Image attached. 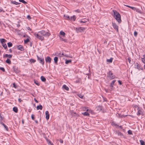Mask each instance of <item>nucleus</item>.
<instances>
[{
  "label": "nucleus",
  "instance_id": "obj_40",
  "mask_svg": "<svg viewBox=\"0 0 145 145\" xmlns=\"http://www.w3.org/2000/svg\"><path fill=\"white\" fill-rule=\"evenodd\" d=\"M86 22V21H85L84 20H82L80 21L79 22L80 23H85Z\"/></svg>",
  "mask_w": 145,
  "mask_h": 145
},
{
  "label": "nucleus",
  "instance_id": "obj_51",
  "mask_svg": "<svg viewBox=\"0 0 145 145\" xmlns=\"http://www.w3.org/2000/svg\"><path fill=\"white\" fill-rule=\"evenodd\" d=\"M3 119V118L2 117V116L1 114H0V119L1 120H2Z\"/></svg>",
  "mask_w": 145,
  "mask_h": 145
},
{
  "label": "nucleus",
  "instance_id": "obj_44",
  "mask_svg": "<svg viewBox=\"0 0 145 145\" xmlns=\"http://www.w3.org/2000/svg\"><path fill=\"white\" fill-rule=\"evenodd\" d=\"M84 108H85V109H86V112H90L91 111V110L87 108H86V107H84Z\"/></svg>",
  "mask_w": 145,
  "mask_h": 145
},
{
  "label": "nucleus",
  "instance_id": "obj_10",
  "mask_svg": "<svg viewBox=\"0 0 145 145\" xmlns=\"http://www.w3.org/2000/svg\"><path fill=\"white\" fill-rule=\"evenodd\" d=\"M62 88L63 89H65L66 91H68L69 90L68 87L65 84H64Z\"/></svg>",
  "mask_w": 145,
  "mask_h": 145
},
{
  "label": "nucleus",
  "instance_id": "obj_57",
  "mask_svg": "<svg viewBox=\"0 0 145 145\" xmlns=\"http://www.w3.org/2000/svg\"><path fill=\"white\" fill-rule=\"evenodd\" d=\"M27 18L29 19H31V18L30 17V16L29 15H28L27 16Z\"/></svg>",
  "mask_w": 145,
  "mask_h": 145
},
{
  "label": "nucleus",
  "instance_id": "obj_59",
  "mask_svg": "<svg viewBox=\"0 0 145 145\" xmlns=\"http://www.w3.org/2000/svg\"><path fill=\"white\" fill-rule=\"evenodd\" d=\"M118 114V117H119L120 118L122 117V116H121L120 114Z\"/></svg>",
  "mask_w": 145,
  "mask_h": 145
},
{
  "label": "nucleus",
  "instance_id": "obj_22",
  "mask_svg": "<svg viewBox=\"0 0 145 145\" xmlns=\"http://www.w3.org/2000/svg\"><path fill=\"white\" fill-rule=\"evenodd\" d=\"M71 62V60H67V59L65 60V63L66 64H68L69 63H70Z\"/></svg>",
  "mask_w": 145,
  "mask_h": 145
},
{
  "label": "nucleus",
  "instance_id": "obj_28",
  "mask_svg": "<svg viewBox=\"0 0 145 145\" xmlns=\"http://www.w3.org/2000/svg\"><path fill=\"white\" fill-rule=\"evenodd\" d=\"M116 80H113L112 81V82L110 84V86L112 87H113V85H114L115 82H116Z\"/></svg>",
  "mask_w": 145,
  "mask_h": 145
},
{
  "label": "nucleus",
  "instance_id": "obj_17",
  "mask_svg": "<svg viewBox=\"0 0 145 145\" xmlns=\"http://www.w3.org/2000/svg\"><path fill=\"white\" fill-rule=\"evenodd\" d=\"M40 79L41 81L43 82H45L46 81V79L43 76H41L40 77Z\"/></svg>",
  "mask_w": 145,
  "mask_h": 145
},
{
  "label": "nucleus",
  "instance_id": "obj_4",
  "mask_svg": "<svg viewBox=\"0 0 145 145\" xmlns=\"http://www.w3.org/2000/svg\"><path fill=\"white\" fill-rule=\"evenodd\" d=\"M37 56L38 59V60L39 61L40 63L42 64V65H44V59L42 57H40L37 55Z\"/></svg>",
  "mask_w": 145,
  "mask_h": 145
},
{
  "label": "nucleus",
  "instance_id": "obj_24",
  "mask_svg": "<svg viewBox=\"0 0 145 145\" xmlns=\"http://www.w3.org/2000/svg\"><path fill=\"white\" fill-rule=\"evenodd\" d=\"M0 42L2 44L4 43L6 41V40L4 39H0Z\"/></svg>",
  "mask_w": 145,
  "mask_h": 145
},
{
  "label": "nucleus",
  "instance_id": "obj_39",
  "mask_svg": "<svg viewBox=\"0 0 145 145\" xmlns=\"http://www.w3.org/2000/svg\"><path fill=\"white\" fill-rule=\"evenodd\" d=\"M29 39H27L25 40L24 41V43H27L28 42H29Z\"/></svg>",
  "mask_w": 145,
  "mask_h": 145
},
{
  "label": "nucleus",
  "instance_id": "obj_49",
  "mask_svg": "<svg viewBox=\"0 0 145 145\" xmlns=\"http://www.w3.org/2000/svg\"><path fill=\"white\" fill-rule=\"evenodd\" d=\"M13 87L15 88H17V86H16L15 83H13Z\"/></svg>",
  "mask_w": 145,
  "mask_h": 145
},
{
  "label": "nucleus",
  "instance_id": "obj_20",
  "mask_svg": "<svg viewBox=\"0 0 145 145\" xmlns=\"http://www.w3.org/2000/svg\"><path fill=\"white\" fill-rule=\"evenodd\" d=\"M11 3L12 4H15L16 5H18L20 4V3H19L18 2H16V1H11Z\"/></svg>",
  "mask_w": 145,
  "mask_h": 145
},
{
  "label": "nucleus",
  "instance_id": "obj_32",
  "mask_svg": "<svg viewBox=\"0 0 145 145\" xmlns=\"http://www.w3.org/2000/svg\"><path fill=\"white\" fill-rule=\"evenodd\" d=\"M135 11L139 13H142V12H141V11L139 10V9H138V8H136V10H135Z\"/></svg>",
  "mask_w": 145,
  "mask_h": 145
},
{
  "label": "nucleus",
  "instance_id": "obj_64",
  "mask_svg": "<svg viewBox=\"0 0 145 145\" xmlns=\"http://www.w3.org/2000/svg\"><path fill=\"white\" fill-rule=\"evenodd\" d=\"M9 51H10V52H12V50H11V49H9Z\"/></svg>",
  "mask_w": 145,
  "mask_h": 145
},
{
  "label": "nucleus",
  "instance_id": "obj_13",
  "mask_svg": "<svg viewBox=\"0 0 145 145\" xmlns=\"http://www.w3.org/2000/svg\"><path fill=\"white\" fill-rule=\"evenodd\" d=\"M12 55L11 54H5L3 55L4 57H8L9 58H12Z\"/></svg>",
  "mask_w": 145,
  "mask_h": 145
},
{
  "label": "nucleus",
  "instance_id": "obj_5",
  "mask_svg": "<svg viewBox=\"0 0 145 145\" xmlns=\"http://www.w3.org/2000/svg\"><path fill=\"white\" fill-rule=\"evenodd\" d=\"M85 29L83 27H80L79 28H76V30L77 33L81 32L83 31L84 30H85Z\"/></svg>",
  "mask_w": 145,
  "mask_h": 145
},
{
  "label": "nucleus",
  "instance_id": "obj_46",
  "mask_svg": "<svg viewBox=\"0 0 145 145\" xmlns=\"http://www.w3.org/2000/svg\"><path fill=\"white\" fill-rule=\"evenodd\" d=\"M0 69L2 71H3V72H5V69H4V68L3 67H0Z\"/></svg>",
  "mask_w": 145,
  "mask_h": 145
},
{
  "label": "nucleus",
  "instance_id": "obj_21",
  "mask_svg": "<svg viewBox=\"0 0 145 145\" xmlns=\"http://www.w3.org/2000/svg\"><path fill=\"white\" fill-rule=\"evenodd\" d=\"M1 124L3 126L5 129H6L7 131H8V128L7 127L6 125H5L4 123L2 122H1Z\"/></svg>",
  "mask_w": 145,
  "mask_h": 145
},
{
  "label": "nucleus",
  "instance_id": "obj_43",
  "mask_svg": "<svg viewBox=\"0 0 145 145\" xmlns=\"http://www.w3.org/2000/svg\"><path fill=\"white\" fill-rule=\"evenodd\" d=\"M112 125L113 126H114L115 127H118V126H119L117 125L116 123H112Z\"/></svg>",
  "mask_w": 145,
  "mask_h": 145
},
{
  "label": "nucleus",
  "instance_id": "obj_1",
  "mask_svg": "<svg viewBox=\"0 0 145 145\" xmlns=\"http://www.w3.org/2000/svg\"><path fill=\"white\" fill-rule=\"evenodd\" d=\"M34 35L37 39L42 40L44 39V36H49L50 34L49 32L42 30L39 32L37 34L35 33Z\"/></svg>",
  "mask_w": 145,
  "mask_h": 145
},
{
  "label": "nucleus",
  "instance_id": "obj_41",
  "mask_svg": "<svg viewBox=\"0 0 145 145\" xmlns=\"http://www.w3.org/2000/svg\"><path fill=\"white\" fill-rule=\"evenodd\" d=\"M35 83L38 86H39L40 85L39 83L36 81H34Z\"/></svg>",
  "mask_w": 145,
  "mask_h": 145
},
{
  "label": "nucleus",
  "instance_id": "obj_9",
  "mask_svg": "<svg viewBox=\"0 0 145 145\" xmlns=\"http://www.w3.org/2000/svg\"><path fill=\"white\" fill-rule=\"evenodd\" d=\"M112 26L117 31H118V25L115 23H112Z\"/></svg>",
  "mask_w": 145,
  "mask_h": 145
},
{
  "label": "nucleus",
  "instance_id": "obj_25",
  "mask_svg": "<svg viewBox=\"0 0 145 145\" xmlns=\"http://www.w3.org/2000/svg\"><path fill=\"white\" fill-rule=\"evenodd\" d=\"M13 110L16 113L18 111V108L17 107H14L13 108Z\"/></svg>",
  "mask_w": 145,
  "mask_h": 145
},
{
  "label": "nucleus",
  "instance_id": "obj_48",
  "mask_svg": "<svg viewBox=\"0 0 145 145\" xmlns=\"http://www.w3.org/2000/svg\"><path fill=\"white\" fill-rule=\"evenodd\" d=\"M131 8L134 10H135L136 8L135 7H131Z\"/></svg>",
  "mask_w": 145,
  "mask_h": 145
},
{
  "label": "nucleus",
  "instance_id": "obj_56",
  "mask_svg": "<svg viewBox=\"0 0 145 145\" xmlns=\"http://www.w3.org/2000/svg\"><path fill=\"white\" fill-rule=\"evenodd\" d=\"M3 8L1 7H0V12H2V11H3Z\"/></svg>",
  "mask_w": 145,
  "mask_h": 145
},
{
  "label": "nucleus",
  "instance_id": "obj_23",
  "mask_svg": "<svg viewBox=\"0 0 145 145\" xmlns=\"http://www.w3.org/2000/svg\"><path fill=\"white\" fill-rule=\"evenodd\" d=\"M60 35H62L63 37H65V34L64 32L62 31H61L59 33Z\"/></svg>",
  "mask_w": 145,
  "mask_h": 145
},
{
  "label": "nucleus",
  "instance_id": "obj_29",
  "mask_svg": "<svg viewBox=\"0 0 145 145\" xmlns=\"http://www.w3.org/2000/svg\"><path fill=\"white\" fill-rule=\"evenodd\" d=\"M6 62L8 63L9 64H10L11 63V61L10 60L8 59H7L6 61Z\"/></svg>",
  "mask_w": 145,
  "mask_h": 145
},
{
  "label": "nucleus",
  "instance_id": "obj_38",
  "mask_svg": "<svg viewBox=\"0 0 145 145\" xmlns=\"http://www.w3.org/2000/svg\"><path fill=\"white\" fill-rule=\"evenodd\" d=\"M2 45L5 49H6L7 47L6 44L5 43H2Z\"/></svg>",
  "mask_w": 145,
  "mask_h": 145
},
{
  "label": "nucleus",
  "instance_id": "obj_55",
  "mask_svg": "<svg viewBox=\"0 0 145 145\" xmlns=\"http://www.w3.org/2000/svg\"><path fill=\"white\" fill-rule=\"evenodd\" d=\"M59 141H60V142L61 143H62L63 142V140H61V139H60V140Z\"/></svg>",
  "mask_w": 145,
  "mask_h": 145
},
{
  "label": "nucleus",
  "instance_id": "obj_33",
  "mask_svg": "<svg viewBox=\"0 0 145 145\" xmlns=\"http://www.w3.org/2000/svg\"><path fill=\"white\" fill-rule=\"evenodd\" d=\"M8 46L9 47H10L12 46V44L11 42H9L7 43Z\"/></svg>",
  "mask_w": 145,
  "mask_h": 145
},
{
  "label": "nucleus",
  "instance_id": "obj_54",
  "mask_svg": "<svg viewBox=\"0 0 145 145\" xmlns=\"http://www.w3.org/2000/svg\"><path fill=\"white\" fill-rule=\"evenodd\" d=\"M64 56L67 57H69V56L68 55H67L66 54H64Z\"/></svg>",
  "mask_w": 145,
  "mask_h": 145
},
{
  "label": "nucleus",
  "instance_id": "obj_8",
  "mask_svg": "<svg viewBox=\"0 0 145 145\" xmlns=\"http://www.w3.org/2000/svg\"><path fill=\"white\" fill-rule=\"evenodd\" d=\"M76 19V17L75 16L73 15L72 16L70 17L69 18L68 20L70 21L73 20V21H75Z\"/></svg>",
  "mask_w": 145,
  "mask_h": 145
},
{
  "label": "nucleus",
  "instance_id": "obj_47",
  "mask_svg": "<svg viewBox=\"0 0 145 145\" xmlns=\"http://www.w3.org/2000/svg\"><path fill=\"white\" fill-rule=\"evenodd\" d=\"M31 118L33 120H34V119H35L34 115L33 114H32L31 115Z\"/></svg>",
  "mask_w": 145,
  "mask_h": 145
},
{
  "label": "nucleus",
  "instance_id": "obj_14",
  "mask_svg": "<svg viewBox=\"0 0 145 145\" xmlns=\"http://www.w3.org/2000/svg\"><path fill=\"white\" fill-rule=\"evenodd\" d=\"M17 49L21 51H23L24 50L23 46L21 45H20L17 46Z\"/></svg>",
  "mask_w": 145,
  "mask_h": 145
},
{
  "label": "nucleus",
  "instance_id": "obj_3",
  "mask_svg": "<svg viewBox=\"0 0 145 145\" xmlns=\"http://www.w3.org/2000/svg\"><path fill=\"white\" fill-rule=\"evenodd\" d=\"M107 77L110 80H112L116 78V76L114 75L110 71H109L108 73Z\"/></svg>",
  "mask_w": 145,
  "mask_h": 145
},
{
  "label": "nucleus",
  "instance_id": "obj_62",
  "mask_svg": "<svg viewBox=\"0 0 145 145\" xmlns=\"http://www.w3.org/2000/svg\"><path fill=\"white\" fill-rule=\"evenodd\" d=\"M121 129H122V127L121 126H118Z\"/></svg>",
  "mask_w": 145,
  "mask_h": 145
},
{
  "label": "nucleus",
  "instance_id": "obj_60",
  "mask_svg": "<svg viewBox=\"0 0 145 145\" xmlns=\"http://www.w3.org/2000/svg\"><path fill=\"white\" fill-rule=\"evenodd\" d=\"M125 6L127 7H128L129 8H131V7H131V6H129V5H125Z\"/></svg>",
  "mask_w": 145,
  "mask_h": 145
},
{
  "label": "nucleus",
  "instance_id": "obj_15",
  "mask_svg": "<svg viewBox=\"0 0 145 145\" xmlns=\"http://www.w3.org/2000/svg\"><path fill=\"white\" fill-rule=\"evenodd\" d=\"M143 114L142 110H139L137 112V115H142Z\"/></svg>",
  "mask_w": 145,
  "mask_h": 145
},
{
  "label": "nucleus",
  "instance_id": "obj_35",
  "mask_svg": "<svg viewBox=\"0 0 145 145\" xmlns=\"http://www.w3.org/2000/svg\"><path fill=\"white\" fill-rule=\"evenodd\" d=\"M64 17L66 19H67L68 20H69V17H70V16H69L67 15H64Z\"/></svg>",
  "mask_w": 145,
  "mask_h": 145
},
{
  "label": "nucleus",
  "instance_id": "obj_11",
  "mask_svg": "<svg viewBox=\"0 0 145 145\" xmlns=\"http://www.w3.org/2000/svg\"><path fill=\"white\" fill-rule=\"evenodd\" d=\"M13 70L16 73H18L19 72V70L18 69V68L16 66H14L13 67Z\"/></svg>",
  "mask_w": 145,
  "mask_h": 145
},
{
  "label": "nucleus",
  "instance_id": "obj_30",
  "mask_svg": "<svg viewBox=\"0 0 145 145\" xmlns=\"http://www.w3.org/2000/svg\"><path fill=\"white\" fill-rule=\"evenodd\" d=\"M142 61L144 63H145V54L143 55V58H142Z\"/></svg>",
  "mask_w": 145,
  "mask_h": 145
},
{
  "label": "nucleus",
  "instance_id": "obj_19",
  "mask_svg": "<svg viewBox=\"0 0 145 145\" xmlns=\"http://www.w3.org/2000/svg\"><path fill=\"white\" fill-rule=\"evenodd\" d=\"M42 105H39L37 106V110L40 109L41 110L42 109Z\"/></svg>",
  "mask_w": 145,
  "mask_h": 145
},
{
  "label": "nucleus",
  "instance_id": "obj_42",
  "mask_svg": "<svg viewBox=\"0 0 145 145\" xmlns=\"http://www.w3.org/2000/svg\"><path fill=\"white\" fill-rule=\"evenodd\" d=\"M137 31H135L134 33V36L135 37H137Z\"/></svg>",
  "mask_w": 145,
  "mask_h": 145
},
{
  "label": "nucleus",
  "instance_id": "obj_18",
  "mask_svg": "<svg viewBox=\"0 0 145 145\" xmlns=\"http://www.w3.org/2000/svg\"><path fill=\"white\" fill-rule=\"evenodd\" d=\"M58 57H54V61L56 64H57V61H58Z\"/></svg>",
  "mask_w": 145,
  "mask_h": 145
},
{
  "label": "nucleus",
  "instance_id": "obj_7",
  "mask_svg": "<svg viewBox=\"0 0 145 145\" xmlns=\"http://www.w3.org/2000/svg\"><path fill=\"white\" fill-rule=\"evenodd\" d=\"M45 60L46 62H48L50 63H51V58L49 56H47L45 58Z\"/></svg>",
  "mask_w": 145,
  "mask_h": 145
},
{
  "label": "nucleus",
  "instance_id": "obj_53",
  "mask_svg": "<svg viewBox=\"0 0 145 145\" xmlns=\"http://www.w3.org/2000/svg\"><path fill=\"white\" fill-rule=\"evenodd\" d=\"M27 29L31 31V29L29 27H27Z\"/></svg>",
  "mask_w": 145,
  "mask_h": 145
},
{
  "label": "nucleus",
  "instance_id": "obj_31",
  "mask_svg": "<svg viewBox=\"0 0 145 145\" xmlns=\"http://www.w3.org/2000/svg\"><path fill=\"white\" fill-rule=\"evenodd\" d=\"M82 114L84 116H89V113L87 112H85L84 113H82Z\"/></svg>",
  "mask_w": 145,
  "mask_h": 145
},
{
  "label": "nucleus",
  "instance_id": "obj_36",
  "mask_svg": "<svg viewBox=\"0 0 145 145\" xmlns=\"http://www.w3.org/2000/svg\"><path fill=\"white\" fill-rule=\"evenodd\" d=\"M140 142L141 145H145L144 142L142 140H140Z\"/></svg>",
  "mask_w": 145,
  "mask_h": 145
},
{
  "label": "nucleus",
  "instance_id": "obj_58",
  "mask_svg": "<svg viewBox=\"0 0 145 145\" xmlns=\"http://www.w3.org/2000/svg\"><path fill=\"white\" fill-rule=\"evenodd\" d=\"M18 101L19 102H21L22 100L20 99H19Z\"/></svg>",
  "mask_w": 145,
  "mask_h": 145
},
{
  "label": "nucleus",
  "instance_id": "obj_37",
  "mask_svg": "<svg viewBox=\"0 0 145 145\" xmlns=\"http://www.w3.org/2000/svg\"><path fill=\"white\" fill-rule=\"evenodd\" d=\"M19 1L20 2H21L24 4H25L27 3V2L24 0H19Z\"/></svg>",
  "mask_w": 145,
  "mask_h": 145
},
{
  "label": "nucleus",
  "instance_id": "obj_27",
  "mask_svg": "<svg viewBox=\"0 0 145 145\" xmlns=\"http://www.w3.org/2000/svg\"><path fill=\"white\" fill-rule=\"evenodd\" d=\"M58 56L60 57H63L64 56V54L63 53H62V54L59 53L58 54Z\"/></svg>",
  "mask_w": 145,
  "mask_h": 145
},
{
  "label": "nucleus",
  "instance_id": "obj_12",
  "mask_svg": "<svg viewBox=\"0 0 145 145\" xmlns=\"http://www.w3.org/2000/svg\"><path fill=\"white\" fill-rule=\"evenodd\" d=\"M46 114V118L47 120H48L49 118V112L48 111H46L45 112Z\"/></svg>",
  "mask_w": 145,
  "mask_h": 145
},
{
  "label": "nucleus",
  "instance_id": "obj_52",
  "mask_svg": "<svg viewBox=\"0 0 145 145\" xmlns=\"http://www.w3.org/2000/svg\"><path fill=\"white\" fill-rule=\"evenodd\" d=\"M118 82L119 83V84L120 85H121L122 84L121 81L120 80L118 81Z\"/></svg>",
  "mask_w": 145,
  "mask_h": 145
},
{
  "label": "nucleus",
  "instance_id": "obj_50",
  "mask_svg": "<svg viewBox=\"0 0 145 145\" xmlns=\"http://www.w3.org/2000/svg\"><path fill=\"white\" fill-rule=\"evenodd\" d=\"M79 97L81 98H83V96L82 95H78Z\"/></svg>",
  "mask_w": 145,
  "mask_h": 145
},
{
  "label": "nucleus",
  "instance_id": "obj_63",
  "mask_svg": "<svg viewBox=\"0 0 145 145\" xmlns=\"http://www.w3.org/2000/svg\"><path fill=\"white\" fill-rule=\"evenodd\" d=\"M22 123L23 124H24V120H22Z\"/></svg>",
  "mask_w": 145,
  "mask_h": 145
},
{
  "label": "nucleus",
  "instance_id": "obj_61",
  "mask_svg": "<svg viewBox=\"0 0 145 145\" xmlns=\"http://www.w3.org/2000/svg\"><path fill=\"white\" fill-rule=\"evenodd\" d=\"M34 100L36 102V103H38V101H37V100H36V99H34Z\"/></svg>",
  "mask_w": 145,
  "mask_h": 145
},
{
  "label": "nucleus",
  "instance_id": "obj_34",
  "mask_svg": "<svg viewBox=\"0 0 145 145\" xmlns=\"http://www.w3.org/2000/svg\"><path fill=\"white\" fill-rule=\"evenodd\" d=\"M30 61L31 63H34L36 61V60L33 59H30Z\"/></svg>",
  "mask_w": 145,
  "mask_h": 145
},
{
  "label": "nucleus",
  "instance_id": "obj_26",
  "mask_svg": "<svg viewBox=\"0 0 145 145\" xmlns=\"http://www.w3.org/2000/svg\"><path fill=\"white\" fill-rule=\"evenodd\" d=\"M113 59L112 58H110L109 59H107L106 61L107 62L112 63V61Z\"/></svg>",
  "mask_w": 145,
  "mask_h": 145
},
{
  "label": "nucleus",
  "instance_id": "obj_2",
  "mask_svg": "<svg viewBox=\"0 0 145 145\" xmlns=\"http://www.w3.org/2000/svg\"><path fill=\"white\" fill-rule=\"evenodd\" d=\"M114 16L116 21L119 23H121V16L120 14L116 10H113Z\"/></svg>",
  "mask_w": 145,
  "mask_h": 145
},
{
  "label": "nucleus",
  "instance_id": "obj_45",
  "mask_svg": "<svg viewBox=\"0 0 145 145\" xmlns=\"http://www.w3.org/2000/svg\"><path fill=\"white\" fill-rule=\"evenodd\" d=\"M128 133L129 135L132 134V131L130 130H129L128 131Z\"/></svg>",
  "mask_w": 145,
  "mask_h": 145
},
{
  "label": "nucleus",
  "instance_id": "obj_6",
  "mask_svg": "<svg viewBox=\"0 0 145 145\" xmlns=\"http://www.w3.org/2000/svg\"><path fill=\"white\" fill-rule=\"evenodd\" d=\"M135 68L138 69V70H142L143 69L141 67L140 65L138 63H135Z\"/></svg>",
  "mask_w": 145,
  "mask_h": 145
},
{
  "label": "nucleus",
  "instance_id": "obj_16",
  "mask_svg": "<svg viewBox=\"0 0 145 145\" xmlns=\"http://www.w3.org/2000/svg\"><path fill=\"white\" fill-rule=\"evenodd\" d=\"M96 108L98 111H100L102 109V106H98L96 107Z\"/></svg>",
  "mask_w": 145,
  "mask_h": 145
}]
</instances>
